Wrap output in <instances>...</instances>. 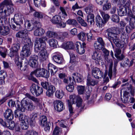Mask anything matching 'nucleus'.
Listing matches in <instances>:
<instances>
[{
    "mask_svg": "<svg viewBox=\"0 0 135 135\" xmlns=\"http://www.w3.org/2000/svg\"><path fill=\"white\" fill-rule=\"evenodd\" d=\"M32 23V24H31L28 21L26 22L25 25L26 26H27V28L29 30V31H31L36 28V27L41 26L40 23L37 21H33Z\"/></svg>",
    "mask_w": 135,
    "mask_h": 135,
    "instance_id": "9",
    "label": "nucleus"
},
{
    "mask_svg": "<svg viewBox=\"0 0 135 135\" xmlns=\"http://www.w3.org/2000/svg\"><path fill=\"white\" fill-rule=\"evenodd\" d=\"M6 20V18L4 16L0 15V25H4Z\"/></svg>",
    "mask_w": 135,
    "mask_h": 135,
    "instance_id": "64",
    "label": "nucleus"
},
{
    "mask_svg": "<svg viewBox=\"0 0 135 135\" xmlns=\"http://www.w3.org/2000/svg\"><path fill=\"white\" fill-rule=\"evenodd\" d=\"M17 102L16 105V107L17 109L14 112L15 117L16 118H18L20 121L23 120V117L22 112L21 109V106H20L19 108L17 107Z\"/></svg>",
    "mask_w": 135,
    "mask_h": 135,
    "instance_id": "18",
    "label": "nucleus"
},
{
    "mask_svg": "<svg viewBox=\"0 0 135 135\" xmlns=\"http://www.w3.org/2000/svg\"><path fill=\"white\" fill-rule=\"evenodd\" d=\"M17 107L18 108L20 106H21V109L23 112H25L26 109L28 111H32L35 109V106L32 102L31 101H30L27 99L26 97L24 98L21 102L17 101Z\"/></svg>",
    "mask_w": 135,
    "mask_h": 135,
    "instance_id": "3",
    "label": "nucleus"
},
{
    "mask_svg": "<svg viewBox=\"0 0 135 135\" xmlns=\"http://www.w3.org/2000/svg\"><path fill=\"white\" fill-rule=\"evenodd\" d=\"M17 37L22 38L23 40H26V41L28 38V31L26 30H22L19 31L16 35Z\"/></svg>",
    "mask_w": 135,
    "mask_h": 135,
    "instance_id": "15",
    "label": "nucleus"
},
{
    "mask_svg": "<svg viewBox=\"0 0 135 135\" xmlns=\"http://www.w3.org/2000/svg\"><path fill=\"white\" fill-rule=\"evenodd\" d=\"M11 19L13 20L15 23H17L21 24H23V21L24 20L23 16L19 13H15L13 18Z\"/></svg>",
    "mask_w": 135,
    "mask_h": 135,
    "instance_id": "13",
    "label": "nucleus"
},
{
    "mask_svg": "<svg viewBox=\"0 0 135 135\" xmlns=\"http://www.w3.org/2000/svg\"><path fill=\"white\" fill-rule=\"evenodd\" d=\"M16 25L12 24L11 26V28L14 30L18 31L20 30L21 28V25L22 24H20L17 23H15Z\"/></svg>",
    "mask_w": 135,
    "mask_h": 135,
    "instance_id": "46",
    "label": "nucleus"
},
{
    "mask_svg": "<svg viewBox=\"0 0 135 135\" xmlns=\"http://www.w3.org/2000/svg\"><path fill=\"white\" fill-rule=\"evenodd\" d=\"M111 19L113 22L117 23L118 22L119 20V17L116 15L112 16Z\"/></svg>",
    "mask_w": 135,
    "mask_h": 135,
    "instance_id": "58",
    "label": "nucleus"
},
{
    "mask_svg": "<svg viewBox=\"0 0 135 135\" xmlns=\"http://www.w3.org/2000/svg\"><path fill=\"white\" fill-rule=\"evenodd\" d=\"M66 23L69 25H71L74 26H76L78 25L76 21L74 19H69L66 21Z\"/></svg>",
    "mask_w": 135,
    "mask_h": 135,
    "instance_id": "45",
    "label": "nucleus"
},
{
    "mask_svg": "<svg viewBox=\"0 0 135 135\" xmlns=\"http://www.w3.org/2000/svg\"><path fill=\"white\" fill-rule=\"evenodd\" d=\"M26 44L23 47L22 50L21 52V54L25 57H28L31 54L30 49L33 45L30 38H28Z\"/></svg>",
    "mask_w": 135,
    "mask_h": 135,
    "instance_id": "5",
    "label": "nucleus"
},
{
    "mask_svg": "<svg viewBox=\"0 0 135 135\" xmlns=\"http://www.w3.org/2000/svg\"><path fill=\"white\" fill-rule=\"evenodd\" d=\"M7 49L4 47H0V55L3 58H5L7 55Z\"/></svg>",
    "mask_w": 135,
    "mask_h": 135,
    "instance_id": "40",
    "label": "nucleus"
},
{
    "mask_svg": "<svg viewBox=\"0 0 135 135\" xmlns=\"http://www.w3.org/2000/svg\"><path fill=\"white\" fill-rule=\"evenodd\" d=\"M119 61L115 59L114 61V66L113 70V75L115 76L116 74V67L117 66L118 63Z\"/></svg>",
    "mask_w": 135,
    "mask_h": 135,
    "instance_id": "54",
    "label": "nucleus"
},
{
    "mask_svg": "<svg viewBox=\"0 0 135 135\" xmlns=\"http://www.w3.org/2000/svg\"><path fill=\"white\" fill-rule=\"evenodd\" d=\"M75 46L76 51L80 54L81 55L84 53L85 49L82 47L81 43L79 42H76L75 44Z\"/></svg>",
    "mask_w": 135,
    "mask_h": 135,
    "instance_id": "20",
    "label": "nucleus"
},
{
    "mask_svg": "<svg viewBox=\"0 0 135 135\" xmlns=\"http://www.w3.org/2000/svg\"><path fill=\"white\" fill-rule=\"evenodd\" d=\"M48 70L51 73V75H54L57 71V67L51 63H49L48 65Z\"/></svg>",
    "mask_w": 135,
    "mask_h": 135,
    "instance_id": "23",
    "label": "nucleus"
},
{
    "mask_svg": "<svg viewBox=\"0 0 135 135\" xmlns=\"http://www.w3.org/2000/svg\"><path fill=\"white\" fill-rule=\"evenodd\" d=\"M35 52H39V57L42 61L45 60L47 56V52L45 47L40 45H35Z\"/></svg>",
    "mask_w": 135,
    "mask_h": 135,
    "instance_id": "4",
    "label": "nucleus"
},
{
    "mask_svg": "<svg viewBox=\"0 0 135 135\" xmlns=\"http://www.w3.org/2000/svg\"><path fill=\"white\" fill-rule=\"evenodd\" d=\"M62 46L63 48L65 49H72L74 47V44L71 41H68L64 43Z\"/></svg>",
    "mask_w": 135,
    "mask_h": 135,
    "instance_id": "29",
    "label": "nucleus"
},
{
    "mask_svg": "<svg viewBox=\"0 0 135 135\" xmlns=\"http://www.w3.org/2000/svg\"><path fill=\"white\" fill-rule=\"evenodd\" d=\"M70 83H71L70 82ZM70 85H69L66 86V90L70 92H72L74 89V86L73 84L70 83Z\"/></svg>",
    "mask_w": 135,
    "mask_h": 135,
    "instance_id": "59",
    "label": "nucleus"
},
{
    "mask_svg": "<svg viewBox=\"0 0 135 135\" xmlns=\"http://www.w3.org/2000/svg\"><path fill=\"white\" fill-rule=\"evenodd\" d=\"M70 100H68L67 102L68 104V109L70 114L72 115L73 112L71 104L76 103V105L78 108L83 109V106H82V100L79 97L75 95H72L70 96Z\"/></svg>",
    "mask_w": 135,
    "mask_h": 135,
    "instance_id": "2",
    "label": "nucleus"
},
{
    "mask_svg": "<svg viewBox=\"0 0 135 135\" xmlns=\"http://www.w3.org/2000/svg\"><path fill=\"white\" fill-rule=\"evenodd\" d=\"M36 27L34 32V35L37 36H41L43 35L45 32L44 30L41 28Z\"/></svg>",
    "mask_w": 135,
    "mask_h": 135,
    "instance_id": "25",
    "label": "nucleus"
},
{
    "mask_svg": "<svg viewBox=\"0 0 135 135\" xmlns=\"http://www.w3.org/2000/svg\"><path fill=\"white\" fill-rule=\"evenodd\" d=\"M11 120L6 119L5 120V127H7L9 129L12 130L15 127V123L11 121Z\"/></svg>",
    "mask_w": 135,
    "mask_h": 135,
    "instance_id": "30",
    "label": "nucleus"
},
{
    "mask_svg": "<svg viewBox=\"0 0 135 135\" xmlns=\"http://www.w3.org/2000/svg\"><path fill=\"white\" fill-rule=\"evenodd\" d=\"M52 81L56 86H60L63 84L61 80L56 78H54Z\"/></svg>",
    "mask_w": 135,
    "mask_h": 135,
    "instance_id": "39",
    "label": "nucleus"
},
{
    "mask_svg": "<svg viewBox=\"0 0 135 135\" xmlns=\"http://www.w3.org/2000/svg\"><path fill=\"white\" fill-rule=\"evenodd\" d=\"M94 8V6L91 4H90L85 8V11L86 13L88 14H91V13L93 12Z\"/></svg>",
    "mask_w": 135,
    "mask_h": 135,
    "instance_id": "41",
    "label": "nucleus"
},
{
    "mask_svg": "<svg viewBox=\"0 0 135 135\" xmlns=\"http://www.w3.org/2000/svg\"><path fill=\"white\" fill-rule=\"evenodd\" d=\"M45 70L43 69H39L31 72L30 75L28 77V79L35 83L37 82V80L35 78L33 77L32 75L34 74L37 77H43Z\"/></svg>",
    "mask_w": 135,
    "mask_h": 135,
    "instance_id": "7",
    "label": "nucleus"
},
{
    "mask_svg": "<svg viewBox=\"0 0 135 135\" xmlns=\"http://www.w3.org/2000/svg\"><path fill=\"white\" fill-rule=\"evenodd\" d=\"M98 83L97 80H95L89 78H88L87 79V85L94 86Z\"/></svg>",
    "mask_w": 135,
    "mask_h": 135,
    "instance_id": "32",
    "label": "nucleus"
},
{
    "mask_svg": "<svg viewBox=\"0 0 135 135\" xmlns=\"http://www.w3.org/2000/svg\"><path fill=\"white\" fill-rule=\"evenodd\" d=\"M117 11L118 15L121 16L126 15L127 14L130 16L129 17H130L131 15H133L131 12H128L127 8L123 6L120 7L118 9Z\"/></svg>",
    "mask_w": 135,
    "mask_h": 135,
    "instance_id": "16",
    "label": "nucleus"
},
{
    "mask_svg": "<svg viewBox=\"0 0 135 135\" xmlns=\"http://www.w3.org/2000/svg\"><path fill=\"white\" fill-rule=\"evenodd\" d=\"M92 74L93 76L97 79L103 78V73L101 70L98 68L95 67L92 69Z\"/></svg>",
    "mask_w": 135,
    "mask_h": 135,
    "instance_id": "10",
    "label": "nucleus"
},
{
    "mask_svg": "<svg viewBox=\"0 0 135 135\" xmlns=\"http://www.w3.org/2000/svg\"><path fill=\"white\" fill-rule=\"evenodd\" d=\"M36 91L35 95L36 96H39L40 95L42 94L43 92V89L39 87L38 85V88L36 89Z\"/></svg>",
    "mask_w": 135,
    "mask_h": 135,
    "instance_id": "56",
    "label": "nucleus"
},
{
    "mask_svg": "<svg viewBox=\"0 0 135 135\" xmlns=\"http://www.w3.org/2000/svg\"><path fill=\"white\" fill-rule=\"evenodd\" d=\"M31 120L33 122V121L36 119L37 118V114L35 113H33L31 115Z\"/></svg>",
    "mask_w": 135,
    "mask_h": 135,
    "instance_id": "63",
    "label": "nucleus"
},
{
    "mask_svg": "<svg viewBox=\"0 0 135 135\" xmlns=\"http://www.w3.org/2000/svg\"><path fill=\"white\" fill-rule=\"evenodd\" d=\"M94 14H88L87 16V21L89 24L91 25L94 23Z\"/></svg>",
    "mask_w": 135,
    "mask_h": 135,
    "instance_id": "33",
    "label": "nucleus"
},
{
    "mask_svg": "<svg viewBox=\"0 0 135 135\" xmlns=\"http://www.w3.org/2000/svg\"><path fill=\"white\" fill-rule=\"evenodd\" d=\"M118 32L117 28L115 27L108 29L105 31L106 37L111 42L113 41L117 46L120 47L121 45L118 35Z\"/></svg>",
    "mask_w": 135,
    "mask_h": 135,
    "instance_id": "1",
    "label": "nucleus"
},
{
    "mask_svg": "<svg viewBox=\"0 0 135 135\" xmlns=\"http://www.w3.org/2000/svg\"><path fill=\"white\" fill-rule=\"evenodd\" d=\"M41 85L43 87L46 89H47L48 87H49V82L46 81L41 82Z\"/></svg>",
    "mask_w": 135,
    "mask_h": 135,
    "instance_id": "62",
    "label": "nucleus"
},
{
    "mask_svg": "<svg viewBox=\"0 0 135 135\" xmlns=\"http://www.w3.org/2000/svg\"><path fill=\"white\" fill-rule=\"evenodd\" d=\"M9 28L8 27L4 26L0 33V34L3 36L9 34Z\"/></svg>",
    "mask_w": 135,
    "mask_h": 135,
    "instance_id": "36",
    "label": "nucleus"
},
{
    "mask_svg": "<svg viewBox=\"0 0 135 135\" xmlns=\"http://www.w3.org/2000/svg\"><path fill=\"white\" fill-rule=\"evenodd\" d=\"M61 129L59 127L56 126L54 129L53 132V135H60Z\"/></svg>",
    "mask_w": 135,
    "mask_h": 135,
    "instance_id": "52",
    "label": "nucleus"
},
{
    "mask_svg": "<svg viewBox=\"0 0 135 135\" xmlns=\"http://www.w3.org/2000/svg\"><path fill=\"white\" fill-rule=\"evenodd\" d=\"M38 88V85L35 84H33L31 86L30 90L31 92L34 95H36V89Z\"/></svg>",
    "mask_w": 135,
    "mask_h": 135,
    "instance_id": "44",
    "label": "nucleus"
},
{
    "mask_svg": "<svg viewBox=\"0 0 135 135\" xmlns=\"http://www.w3.org/2000/svg\"><path fill=\"white\" fill-rule=\"evenodd\" d=\"M72 78V79L70 77L69 78V79L71 83L73 84H74L75 83V79H76L77 82H80L83 81L82 75L78 73H74L73 75Z\"/></svg>",
    "mask_w": 135,
    "mask_h": 135,
    "instance_id": "12",
    "label": "nucleus"
},
{
    "mask_svg": "<svg viewBox=\"0 0 135 135\" xmlns=\"http://www.w3.org/2000/svg\"><path fill=\"white\" fill-rule=\"evenodd\" d=\"M64 95V91L62 90H57L55 93V95L57 98L61 99Z\"/></svg>",
    "mask_w": 135,
    "mask_h": 135,
    "instance_id": "42",
    "label": "nucleus"
},
{
    "mask_svg": "<svg viewBox=\"0 0 135 135\" xmlns=\"http://www.w3.org/2000/svg\"><path fill=\"white\" fill-rule=\"evenodd\" d=\"M129 63L128 59H125L124 61H122L120 64L121 66L123 67L127 66H129Z\"/></svg>",
    "mask_w": 135,
    "mask_h": 135,
    "instance_id": "55",
    "label": "nucleus"
},
{
    "mask_svg": "<svg viewBox=\"0 0 135 135\" xmlns=\"http://www.w3.org/2000/svg\"><path fill=\"white\" fill-rule=\"evenodd\" d=\"M47 118L45 116H42L40 117L39 120V124L42 127H44L46 123Z\"/></svg>",
    "mask_w": 135,
    "mask_h": 135,
    "instance_id": "38",
    "label": "nucleus"
},
{
    "mask_svg": "<svg viewBox=\"0 0 135 135\" xmlns=\"http://www.w3.org/2000/svg\"><path fill=\"white\" fill-rule=\"evenodd\" d=\"M77 37L79 40L84 41L86 40V35L84 32H81L77 35Z\"/></svg>",
    "mask_w": 135,
    "mask_h": 135,
    "instance_id": "35",
    "label": "nucleus"
},
{
    "mask_svg": "<svg viewBox=\"0 0 135 135\" xmlns=\"http://www.w3.org/2000/svg\"><path fill=\"white\" fill-rule=\"evenodd\" d=\"M57 33L53 31H48L46 32V36L49 38H55L57 36Z\"/></svg>",
    "mask_w": 135,
    "mask_h": 135,
    "instance_id": "34",
    "label": "nucleus"
},
{
    "mask_svg": "<svg viewBox=\"0 0 135 135\" xmlns=\"http://www.w3.org/2000/svg\"><path fill=\"white\" fill-rule=\"evenodd\" d=\"M55 109L58 112H60L64 108L63 103L60 100H56L54 102Z\"/></svg>",
    "mask_w": 135,
    "mask_h": 135,
    "instance_id": "11",
    "label": "nucleus"
},
{
    "mask_svg": "<svg viewBox=\"0 0 135 135\" xmlns=\"http://www.w3.org/2000/svg\"><path fill=\"white\" fill-rule=\"evenodd\" d=\"M4 115L6 119L12 120L13 118V112L10 109H7L6 110L4 113Z\"/></svg>",
    "mask_w": 135,
    "mask_h": 135,
    "instance_id": "22",
    "label": "nucleus"
},
{
    "mask_svg": "<svg viewBox=\"0 0 135 135\" xmlns=\"http://www.w3.org/2000/svg\"><path fill=\"white\" fill-rule=\"evenodd\" d=\"M33 16L38 18H42L43 17L42 13L40 12H35L33 14Z\"/></svg>",
    "mask_w": 135,
    "mask_h": 135,
    "instance_id": "60",
    "label": "nucleus"
},
{
    "mask_svg": "<svg viewBox=\"0 0 135 135\" xmlns=\"http://www.w3.org/2000/svg\"><path fill=\"white\" fill-rule=\"evenodd\" d=\"M56 90L55 88L53 85H50L49 86L48 89L46 92V94L49 97L52 95Z\"/></svg>",
    "mask_w": 135,
    "mask_h": 135,
    "instance_id": "27",
    "label": "nucleus"
},
{
    "mask_svg": "<svg viewBox=\"0 0 135 135\" xmlns=\"http://www.w3.org/2000/svg\"><path fill=\"white\" fill-rule=\"evenodd\" d=\"M23 61H22V64L23 65V66H24V68H22L21 69V70L25 71L26 70V69L27 68V65L28 64V60H27L26 58L24 59H23Z\"/></svg>",
    "mask_w": 135,
    "mask_h": 135,
    "instance_id": "50",
    "label": "nucleus"
},
{
    "mask_svg": "<svg viewBox=\"0 0 135 135\" xmlns=\"http://www.w3.org/2000/svg\"><path fill=\"white\" fill-rule=\"evenodd\" d=\"M51 22L54 24L58 25L60 28H64L66 26V23L62 22L60 16L55 15L51 20Z\"/></svg>",
    "mask_w": 135,
    "mask_h": 135,
    "instance_id": "8",
    "label": "nucleus"
},
{
    "mask_svg": "<svg viewBox=\"0 0 135 135\" xmlns=\"http://www.w3.org/2000/svg\"><path fill=\"white\" fill-rule=\"evenodd\" d=\"M15 62L16 65L20 68L21 70V67H22V63L20 62L19 61V57L18 56H17L15 59Z\"/></svg>",
    "mask_w": 135,
    "mask_h": 135,
    "instance_id": "49",
    "label": "nucleus"
},
{
    "mask_svg": "<svg viewBox=\"0 0 135 135\" xmlns=\"http://www.w3.org/2000/svg\"><path fill=\"white\" fill-rule=\"evenodd\" d=\"M77 89L78 93L80 94H82L85 92V86H84L79 85L77 86Z\"/></svg>",
    "mask_w": 135,
    "mask_h": 135,
    "instance_id": "43",
    "label": "nucleus"
},
{
    "mask_svg": "<svg viewBox=\"0 0 135 135\" xmlns=\"http://www.w3.org/2000/svg\"><path fill=\"white\" fill-rule=\"evenodd\" d=\"M25 135H38L37 132L34 131H27Z\"/></svg>",
    "mask_w": 135,
    "mask_h": 135,
    "instance_id": "61",
    "label": "nucleus"
},
{
    "mask_svg": "<svg viewBox=\"0 0 135 135\" xmlns=\"http://www.w3.org/2000/svg\"><path fill=\"white\" fill-rule=\"evenodd\" d=\"M52 59L54 61L58 64H61L64 62V59L62 56L59 54L53 56Z\"/></svg>",
    "mask_w": 135,
    "mask_h": 135,
    "instance_id": "21",
    "label": "nucleus"
},
{
    "mask_svg": "<svg viewBox=\"0 0 135 135\" xmlns=\"http://www.w3.org/2000/svg\"><path fill=\"white\" fill-rule=\"evenodd\" d=\"M20 44L18 43L14 44L12 47L11 48L12 50H14L15 51H17L20 49Z\"/></svg>",
    "mask_w": 135,
    "mask_h": 135,
    "instance_id": "53",
    "label": "nucleus"
},
{
    "mask_svg": "<svg viewBox=\"0 0 135 135\" xmlns=\"http://www.w3.org/2000/svg\"><path fill=\"white\" fill-rule=\"evenodd\" d=\"M100 13L104 19V21H105V23H106L109 18V16L108 14H105L104 12L103 11H101Z\"/></svg>",
    "mask_w": 135,
    "mask_h": 135,
    "instance_id": "48",
    "label": "nucleus"
},
{
    "mask_svg": "<svg viewBox=\"0 0 135 135\" xmlns=\"http://www.w3.org/2000/svg\"><path fill=\"white\" fill-rule=\"evenodd\" d=\"M50 46L54 47L56 48L57 47V42L56 40L54 38L50 39L48 41Z\"/></svg>",
    "mask_w": 135,
    "mask_h": 135,
    "instance_id": "37",
    "label": "nucleus"
},
{
    "mask_svg": "<svg viewBox=\"0 0 135 135\" xmlns=\"http://www.w3.org/2000/svg\"><path fill=\"white\" fill-rule=\"evenodd\" d=\"M92 58L98 62L102 61L103 56L101 52L99 51H95L93 52L92 55Z\"/></svg>",
    "mask_w": 135,
    "mask_h": 135,
    "instance_id": "19",
    "label": "nucleus"
},
{
    "mask_svg": "<svg viewBox=\"0 0 135 135\" xmlns=\"http://www.w3.org/2000/svg\"><path fill=\"white\" fill-rule=\"evenodd\" d=\"M47 40V38L46 36H43L40 38H36L35 40V45H39L40 46V45L41 44L44 43Z\"/></svg>",
    "mask_w": 135,
    "mask_h": 135,
    "instance_id": "24",
    "label": "nucleus"
},
{
    "mask_svg": "<svg viewBox=\"0 0 135 135\" xmlns=\"http://www.w3.org/2000/svg\"><path fill=\"white\" fill-rule=\"evenodd\" d=\"M6 76V73L3 70L0 71V84H4L5 83L4 79Z\"/></svg>",
    "mask_w": 135,
    "mask_h": 135,
    "instance_id": "31",
    "label": "nucleus"
},
{
    "mask_svg": "<svg viewBox=\"0 0 135 135\" xmlns=\"http://www.w3.org/2000/svg\"><path fill=\"white\" fill-rule=\"evenodd\" d=\"M104 4L103 7V9L104 10H106L109 9L111 7V4L107 2L103 3Z\"/></svg>",
    "mask_w": 135,
    "mask_h": 135,
    "instance_id": "57",
    "label": "nucleus"
},
{
    "mask_svg": "<svg viewBox=\"0 0 135 135\" xmlns=\"http://www.w3.org/2000/svg\"><path fill=\"white\" fill-rule=\"evenodd\" d=\"M13 8L12 7L8 6L3 11V13L4 14V16H9L13 13Z\"/></svg>",
    "mask_w": 135,
    "mask_h": 135,
    "instance_id": "28",
    "label": "nucleus"
},
{
    "mask_svg": "<svg viewBox=\"0 0 135 135\" xmlns=\"http://www.w3.org/2000/svg\"><path fill=\"white\" fill-rule=\"evenodd\" d=\"M94 46L95 49L97 50L101 49L104 46L99 44L98 42L95 41L94 45Z\"/></svg>",
    "mask_w": 135,
    "mask_h": 135,
    "instance_id": "51",
    "label": "nucleus"
},
{
    "mask_svg": "<svg viewBox=\"0 0 135 135\" xmlns=\"http://www.w3.org/2000/svg\"><path fill=\"white\" fill-rule=\"evenodd\" d=\"M96 18L97 25L99 27H103L105 23V21H103L100 16L99 15L97 16Z\"/></svg>",
    "mask_w": 135,
    "mask_h": 135,
    "instance_id": "26",
    "label": "nucleus"
},
{
    "mask_svg": "<svg viewBox=\"0 0 135 135\" xmlns=\"http://www.w3.org/2000/svg\"><path fill=\"white\" fill-rule=\"evenodd\" d=\"M38 57L36 55H31L28 62L29 65L33 68H36L38 65Z\"/></svg>",
    "mask_w": 135,
    "mask_h": 135,
    "instance_id": "14",
    "label": "nucleus"
},
{
    "mask_svg": "<svg viewBox=\"0 0 135 135\" xmlns=\"http://www.w3.org/2000/svg\"><path fill=\"white\" fill-rule=\"evenodd\" d=\"M30 119L27 116H24L23 120L21 121V125L22 129H26L28 128Z\"/></svg>",
    "mask_w": 135,
    "mask_h": 135,
    "instance_id": "17",
    "label": "nucleus"
},
{
    "mask_svg": "<svg viewBox=\"0 0 135 135\" xmlns=\"http://www.w3.org/2000/svg\"><path fill=\"white\" fill-rule=\"evenodd\" d=\"M25 95L26 97L31 99L32 101L34 102L35 103H37L39 102V100L37 98L35 97H34L28 93H26L25 94Z\"/></svg>",
    "mask_w": 135,
    "mask_h": 135,
    "instance_id": "47",
    "label": "nucleus"
},
{
    "mask_svg": "<svg viewBox=\"0 0 135 135\" xmlns=\"http://www.w3.org/2000/svg\"><path fill=\"white\" fill-rule=\"evenodd\" d=\"M127 21H129V26H127L126 28L127 33H130L135 28V16L131 15L130 17H127L125 18Z\"/></svg>",
    "mask_w": 135,
    "mask_h": 135,
    "instance_id": "6",
    "label": "nucleus"
}]
</instances>
